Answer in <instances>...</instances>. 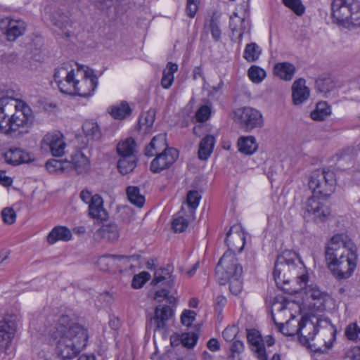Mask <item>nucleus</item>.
<instances>
[{
  "label": "nucleus",
  "mask_w": 360,
  "mask_h": 360,
  "mask_svg": "<svg viewBox=\"0 0 360 360\" xmlns=\"http://www.w3.org/2000/svg\"><path fill=\"white\" fill-rule=\"evenodd\" d=\"M320 196L313 195L309 198L302 205V211L304 218L315 221H323L330 214V210Z\"/></svg>",
  "instance_id": "7"
},
{
  "label": "nucleus",
  "mask_w": 360,
  "mask_h": 360,
  "mask_svg": "<svg viewBox=\"0 0 360 360\" xmlns=\"http://www.w3.org/2000/svg\"><path fill=\"white\" fill-rule=\"evenodd\" d=\"M285 269L302 270L303 269H307V266L296 252L285 250L278 255L274 270H284Z\"/></svg>",
  "instance_id": "12"
},
{
  "label": "nucleus",
  "mask_w": 360,
  "mask_h": 360,
  "mask_svg": "<svg viewBox=\"0 0 360 360\" xmlns=\"http://www.w3.org/2000/svg\"><path fill=\"white\" fill-rule=\"evenodd\" d=\"M96 236L113 243L117 241L120 237L118 227L115 223L104 224L96 231Z\"/></svg>",
  "instance_id": "28"
},
{
  "label": "nucleus",
  "mask_w": 360,
  "mask_h": 360,
  "mask_svg": "<svg viewBox=\"0 0 360 360\" xmlns=\"http://www.w3.org/2000/svg\"><path fill=\"white\" fill-rule=\"evenodd\" d=\"M273 276L278 288L284 291L290 292V289L286 287L290 279L289 276H286L285 271H273Z\"/></svg>",
  "instance_id": "46"
},
{
  "label": "nucleus",
  "mask_w": 360,
  "mask_h": 360,
  "mask_svg": "<svg viewBox=\"0 0 360 360\" xmlns=\"http://www.w3.org/2000/svg\"><path fill=\"white\" fill-rule=\"evenodd\" d=\"M198 336L195 333H184L180 335L182 345L187 348H193L197 343Z\"/></svg>",
  "instance_id": "48"
},
{
  "label": "nucleus",
  "mask_w": 360,
  "mask_h": 360,
  "mask_svg": "<svg viewBox=\"0 0 360 360\" xmlns=\"http://www.w3.org/2000/svg\"><path fill=\"white\" fill-rule=\"evenodd\" d=\"M108 112L113 118L123 120L131 114L132 110L127 102L122 101L119 104L110 106Z\"/></svg>",
  "instance_id": "33"
},
{
  "label": "nucleus",
  "mask_w": 360,
  "mask_h": 360,
  "mask_svg": "<svg viewBox=\"0 0 360 360\" xmlns=\"http://www.w3.org/2000/svg\"><path fill=\"white\" fill-rule=\"evenodd\" d=\"M0 27L6 34L7 39L13 41L23 34L26 25L23 20L6 18L0 22Z\"/></svg>",
  "instance_id": "14"
},
{
  "label": "nucleus",
  "mask_w": 360,
  "mask_h": 360,
  "mask_svg": "<svg viewBox=\"0 0 360 360\" xmlns=\"http://www.w3.org/2000/svg\"><path fill=\"white\" fill-rule=\"evenodd\" d=\"M262 53L261 48L255 42L246 45L243 58L248 62L256 61Z\"/></svg>",
  "instance_id": "43"
},
{
  "label": "nucleus",
  "mask_w": 360,
  "mask_h": 360,
  "mask_svg": "<svg viewBox=\"0 0 360 360\" xmlns=\"http://www.w3.org/2000/svg\"><path fill=\"white\" fill-rule=\"evenodd\" d=\"M65 146L63 136L59 131L47 133L41 141V149L50 151L56 157H60L64 154Z\"/></svg>",
  "instance_id": "9"
},
{
  "label": "nucleus",
  "mask_w": 360,
  "mask_h": 360,
  "mask_svg": "<svg viewBox=\"0 0 360 360\" xmlns=\"http://www.w3.org/2000/svg\"><path fill=\"white\" fill-rule=\"evenodd\" d=\"M16 330V323L11 319L0 321V352L8 353Z\"/></svg>",
  "instance_id": "15"
},
{
  "label": "nucleus",
  "mask_w": 360,
  "mask_h": 360,
  "mask_svg": "<svg viewBox=\"0 0 360 360\" xmlns=\"http://www.w3.org/2000/svg\"><path fill=\"white\" fill-rule=\"evenodd\" d=\"M233 273V271H215V277L220 285H226Z\"/></svg>",
  "instance_id": "60"
},
{
  "label": "nucleus",
  "mask_w": 360,
  "mask_h": 360,
  "mask_svg": "<svg viewBox=\"0 0 360 360\" xmlns=\"http://www.w3.org/2000/svg\"><path fill=\"white\" fill-rule=\"evenodd\" d=\"M89 214L101 221H105L108 218V213L103 207V198L98 194L94 195L93 201L89 204Z\"/></svg>",
  "instance_id": "24"
},
{
  "label": "nucleus",
  "mask_w": 360,
  "mask_h": 360,
  "mask_svg": "<svg viewBox=\"0 0 360 360\" xmlns=\"http://www.w3.org/2000/svg\"><path fill=\"white\" fill-rule=\"evenodd\" d=\"M173 315V311L167 305L162 308L157 307L155 309V315L150 319V323L154 324L155 329L160 330L164 329L167 321Z\"/></svg>",
  "instance_id": "23"
},
{
  "label": "nucleus",
  "mask_w": 360,
  "mask_h": 360,
  "mask_svg": "<svg viewBox=\"0 0 360 360\" xmlns=\"http://www.w3.org/2000/svg\"><path fill=\"white\" fill-rule=\"evenodd\" d=\"M238 333V328L236 326H227L222 332L223 338L226 342L234 340Z\"/></svg>",
  "instance_id": "57"
},
{
  "label": "nucleus",
  "mask_w": 360,
  "mask_h": 360,
  "mask_svg": "<svg viewBox=\"0 0 360 360\" xmlns=\"http://www.w3.org/2000/svg\"><path fill=\"white\" fill-rule=\"evenodd\" d=\"M136 158L135 155L120 157L117 162V167L120 173L127 174L136 167Z\"/></svg>",
  "instance_id": "38"
},
{
  "label": "nucleus",
  "mask_w": 360,
  "mask_h": 360,
  "mask_svg": "<svg viewBox=\"0 0 360 360\" xmlns=\"http://www.w3.org/2000/svg\"><path fill=\"white\" fill-rule=\"evenodd\" d=\"M141 257L138 255H131L130 257L123 255H105L100 258L99 262L101 264H105L109 267L116 265L119 268H124L125 269L129 268L132 269L136 268L134 262L139 263Z\"/></svg>",
  "instance_id": "16"
},
{
  "label": "nucleus",
  "mask_w": 360,
  "mask_h": 360,
  "mask_svg": "<svg viewBox=\"0 0 360 360\" xmlns=\"http://www.w3.org/2000/svg\"><path fill=\"white\" fill-rule=\"evenodd\" d=\"M345 335L349 340H360V326L356 322L349 323L345 328Z\"/></svg>",
  "instance_id": "47"
},
{
  "label": "nucleus",
  "mask_w": 360,
  "mask_h": 360,
  "mask_svg": "<svg viewBox=\"0 0 360 360\" xmlns=\"http://www.w3.org/2000/svg\"><path fill=\"white\" fill-rule=\"evenodd\" d=\"M335 84L330 77L319 78L316 80V87L321 93H327L331 91Z\"/></svg>",
  "instance_id": "49"
},
{
  "label": "nucleus",
  "mask_w": 360,
  "mask_h": 360,
  "mask_svg": "<svg viewBox=\"0 0 360 360\" xmlns=\"http://www.w3.org/2000/svg\"><path fill=\"white\" fill-rule=\"evenodd\" d=\"M248 342L254 347L252 349L257 354L259 360H267L265 347L259 332L255 329L248 330Z\"/></svg>",
  "instance_id": "20"
},
{
  "label": "nucleus",
  "mask_w": 360,
  "mask_h": 360,
  "mask_svg": "<svg viewBox=\"0 0 360 360\" xmlns=\"http://www.w3.org/2000/svg\"><path fill=\"white\" fill-rule=\"evenodd\" d=\"M342 360H360V355L356 349L347 351Z\"/></svg>",
  "instance_id": "64"
},
{
  "label": "nucleus",
  "mask_w": 360,
  "mask_h": 360,
  "mask_svg": "<svg viewBox=\"0 0 360 360\" xmlns=\"http://www.w3.org/2000/svg\"><path fill=\"white\" fill-rule=\"evenodd\" d=\"M178 65L171 62L167 64L163 70L161 85L164 89H169L174 82V74L177 71Z\"/></svg>",
  "instance_id": "36"
},
{
  "label": "nucleus",
  "mask_w": 360,
  "mask_h": 360,
  "mask_svg": "<svg viewBox=\"0 0 360 360\" xmlns=\"http://www.w3.org/2000/svg\"><path fill=\"white\" fill-rule=\"evenodd\" d=\"M296 333L303 345H310L311 341H313L316 335L319 333V338H323L324 345H326L327 341L324 338L329 335L330 337L329 341L334 339L335 329L328 319H317L314 323L307 317H302L298 323Z\"/></svg>",
  "instance_id": "4"
},
{
  "label": "nucleus",
  "mask_w": 360,
  "mask_h": 360,
  "mask_svg": "<svg viewBox=\"0 0 360 360\" xmlns=\"http://www.w3.org/2000/svg\"><path fill=\"white\" fill-rule=\"evenodd\" d=\"M151 284L162 287L161 290L155 292L153 297L154 300L160 302L167 297L169 292V289L174 285V277L169 271H155Z\"/></svg>",
  "instance_id": "11"
},
{
  "label": "nucleus",
  "mask_w": 360,
  "mask_h": 360,
  "mask_svg": "<svg viewBox=\"0 0 360 360\" xmlns=\"http://www.w3.org/2000/svg\"><path fill=\"white\" fill-rule=\"evenodd\" d=\"M150 163V169L153 173H159L169 168L178 158L179 152L174 148L166 149L158 154Z\"/></svg>",
  "instance_id": "13"
},
{
  "label": "nucleus",
  "mask_w": 360,
  "mask_h": 360,
  "mask_svg": "<svg viewBox=\"0 0 360 360\" xmlns=\"http://www.w3.org/2000/svg\"><path fill=\"white\" fill-rule=\"evenodd\" d=\"M210 112V108L207 105H202L195 113L196 120L198 122H203L208 120Z\"/></svg>",
  "instance_id": "58"
},
{
  "label": "nucleus",
  "mask_w": 360,
  "mask_h": 360,
  "mask_svg": "<svg viewBox=\"0 0 360 360\" xmlns=\"http://www.w3.org/2000/svg\"><path fill=\"white\" fill-rule=\"evenodd\" d=\"M304 79L294 82L292 86V96L295 105H300L306 101L310 95L309 89L305 85Z\"/></svg>",
  "instance_id": "22"
},
{
  "label": "nucleus",
  "mask_w": 360,
  "mask_h": 360,
  "mask_svg": "<svg viewBox=\"0 0 360 360\" xmlns=\"http://www.w3.org/2000/svg\"><path fill=\"white\" fill-rule=\"evenodd\" d=\"M44 332L49 343L56 345V353L62 360L77 356L86 347L88 340L87 330L65 315L60 316Z\"/></svg>",
  "instance_id": "1"
},
{
  "label": "nucleus",
  "mask_w": 360,
  "mask_h": 360,
  "mask_svg": "<svg viewBox=\"0 0 360 360\" xmlns=\"http://www.w3.org/2000/svg\"><path fill=\"white\" fill-rule=\"evenodd\" d=\"M50 20L53 22V25L60 30L67 27L70 23L68 16L64 14L59 8L53 10Z\"/></svg>",
  "instance_id": "39"
},
{
  "label": "nucleus",
  "mask_w": 360,
  "mask_h": 360,
  "mask_svg": "<svg viewBox=\"0 0 360 360\" xmlns=\"http://www.w3.org/2000/svg\"><path fill=\"white\" fill-rule=\"evenodd\" d=\"M195 313L191 310H184L181 314V323L186 326H190L195 320Z\"/></svg>",
  "instance_id": "59"
},
{
  "label": "nucleus",
  "mask_w": 360,
  "mask_h": 360,
  "mask_svg": "<svg viewBox=\"0 0 360 360\" xmlns=\"http://www.w3.org/2000/svg\"><path fill=\"white\" fill-rule=\"evenodd\" d=\"M155 111L150 110L141 114L139 120V125L145 133L149 132L155 121Z\"/></svg>",
  "instance_id": "42"
},
{
  "label": "nucleus",
  "mask_w": 360,
  "mask_h": 360,
  "mask_svg": "<svg viewBox=\"0 0 360 360\" xmlns=\"http://www.w3.org/2000/svg\"><path fill=\"white\" fill-rule=\"evenodd\" d=\"M217 267H221L225 270H242L243 267L248 268V266L240 265L238 262L235 253L227 251L219 259Z\"/></svg>",
  "instance_id": "29"
},
{
  "label": "nucleus",
  "mask_w": 360,
  "mask_h": 360,
  "mask_svg": "<svg viewBox=\"0 0 360 360\" xmlns=\"http://www.w3.org/2000/svg\"><path fill=\"white\" fill-rule=\"evenodd\" d=\"M3 221L8 224H12L15 221L16 214L13 209L6 207L1 211Z\"/></svg>",
  "instance_id": "56"
},
{
  "label": "nucleus",
  "mask_w": 360,
  "mask_h": 360,
  "mask_svg": "<svg viewBox=\"0 0 360 360\" xmlns=\"http://www.w3.org/2000/svg\"><path fill=\"white\" fill-rule=\"evenodd\" d=\"M135 146L134 140L132 138H127L126 140L118 143L117 151L120 157L135 155L134 154Z\"/></svg>",
  "instance_id": "41"
},
{
  "label": "nucleus",
  "mask_w": 360,
  "mask_h": 360,
  "mask_svg": "<svg viewBox=\"0 0 360 360\" xmlns=\"http://www.w3.org/2000/svg\"><path fill=\"white\" fill-rule=\"evenodd\" d=\"M308 185L313 195L326 198L335 191L336 186L335 173L324 169L315 170L309 177Z\"/></svg>",
  "instance_id": "6"
},
{
  "label": "nucleus",
  "mask_w": 360,
  "mask_h": 360,
  "mask_svg": "<svg viewBox=\"0 0 360 360\" xmlns=\"http://www.w3.org/2000/svg\"><path fill=\"white\" fill-rule=\"evenodd\" d=\"M296 68L295 65L288 62L278 63L274 65V74L285 81H290L294 77Z\"/></svg>",
  "instance_id": "30"
},
{
  "label": "nucleus",
  "mask_w": 360,
  "mask_h": 360,
  "mask_svg": "<svg viewBox=\"0 0 360 360\" xmlns=\"http://www.w3.org/2000/svg\"><path fill=\"white\" fill-rule=\"evenodd\" d=\"M79 196L81 200L86 204H89L93 201V198H94V195H92L91 192L87 189L82 190Z\"/></svg>",
  "instance_id": "63"
},
{
  "label": "nucleus",
  "mask_w": 360,
  "mask_h": 360,
  "mask_svg": "<svg viewBox=\"0 0 360 360\" xmlns=\"http://www.w3.org/2000/svg\"><path fill=\"white\" fill-rule=\"evenodd\" d=\"M241 276L242 271H233L228 282L229 283L230 291L234 295H238L242 290Z\"/></svg>",
  "instance_id": "45"
},
{
  "label": "nucleus",
  "mask_w": 360,
  "mask_h": 360,
  "mask_svg": "<svg viewBox=\"0 0 360 360\" xmlns=\"http://www.w3.org/2000/svg\"><path fill=\"white\" fill-rule=\"evenodd\" d=\"M201 195L197 191H190L187 194L186 203L192 210H195L199 205Z\"/></svg>",
  "instance_id": "54"
},
{
  "label": "nucleus",
  "mask_w": 360,
  "mask_h": 360,
  "mask_svg": "<svg viewBox=\"0 0 360 360\" xmlns=\"http://www.w3.org/2000/svg\"><path fill=\"white\" fill-rule=\"evenodd\" d=\"M297 282L300 288L304 290L305 294L313 300L323 299L327 295L325 292L321 291L319 287L310 281L307 271L297 276Z\"/></svg>",
  "instance_id": "18"
},
{
  "label": "nucleus",
  "mask_w": 360,
  "mask_h": 360,
  "mask_svg": "<svg viewBox=\"0 0 360 360\" xmlns=\"http://www.w3.org/2000/svg\"><path fill=\"white\" fill-rule=\"evenodd\" d=\"M237 144L238 150L245 155H252L258 148L256 139L253 136H240Z\"/></svg>",
  "instance_id": "32"
},
{
  "label": "nucleus",
  "mask_w": 360,
  "mask_h": 360,
  "mask_svg": "<svg viewBox=\"0 0 360 360\" xmlns=\"http://www.w3.org/2000/svg\"><path fill=\"white\" fill-rule=\"evenodd\" d=\"M229 27L232 31L233 36H236V41L240 43L242 41L243 33L245 30L249 32L250 22L245 18L238 16L237 13H233L230 17Z\"/></svg>",
  "instance_id": "21"
},
{
  "label": "nucleus",
  "mask_w": 360,
  "mask_h": 360,
  "mask_svg": "<svg viewBox=\"0 0 360 360\" xmlns=\"http://www.w3.org/2000/svg\"><path fill=\"white\" fill-rule=\"evenodd\" d=\"M236 121L245 131L250 132L264 125L262 113L251 107L238 108L235 111Z\"/></svg>",
  "instance_id": "8"
},
{
  "label": "nucleus",
  "mask_w": 360,
  "mask_h": 360,
  "mask_svg": "<svg viewBox=\"0 0 360 360\" xmlns=\"http://www.w3.org/2000/svg\"><path fill=\"white\" fill-rule=\"evenodd\" d=\"M186 13L190 18H193L198 11V0H187Z\"/></svg>",
  "instance_id": "61"
},
{
  "label": "nucleus",
  "mask_w": 360,
  "mask_h": 360,
  "mask_svg": "<svg viewBox=\"0 0 360 360\" xmlns=\"http://www.w3.org/2000/svg\"><path fill=\"white\" fill-rule=\"evenodd\" d=\"M172 229L175 232H184L188 226V221L182 216H178L173 219Z\"/></svg>",
  "instance_id": "55"
},
{
  "label": "nucleus",
  "mask_w": 360,
  "mask_h": 360,
  "mask_svg": "<svg viewBox=\"0 0 360 360\" xmlns=\"http://www.w3.org/2000/svg\"><path fill=\"white\" fill-rule=\"evenodd\" d=\"M225 242L229 247V252H240L245 244V233L241 228L238 226H232L226 233Z\"/></svg>",
  "instance_id": "17"
},
{
  "label": "nucleus",
  "mask_w": 360,
  "mask_h": 360,
  "mask_svg": "<svg viewBox=\"0 0 360 360\" xmlns=\"http://www.w3.org/2000/svg\"><path fill=\"white\" fill-rule=\"evenodd\" d=\"M166 141V135L163 134H158L153 138L150 143L145 149V155L148 157L154 156L155 154L169 149Z\"/></svg>",
  "instance_id": "25"
},
{
  "label": "nucleus",
  "mask_w": 360,
  "mask_h": 360,
  "mask_svg": "<svg viewBox=\"0 0 360 360\" xmlns=\"http://www.w3.org/2000/svg\"><path fill=\"white\" fill-rule=\"evenodd\" d=\"M127 194L129 202L138 207H141L145 202V198L140 193V189L137 186H129L127 188Z\"/></svg>",
  "instance_id": "40"
},
{
  "label": "nucleus",
  "mask_w": 360,
  "mask_h": 360,
  "mask_svg": "<svg viewBox=\"0 0 360 360\" xmlns=\"http://www.w3.org/2000/svg\"><path fill=\"white\" fill-rule=\"evenodd\" d=\"M46 169L50 173L68 172L72 170L71 162L68 160H58L51 159L46 163Z\"/></svg>",
  "instance_id": "35"
},
{
  "label": "nucleus",
  "mask_w": 360,
  "mask_h": 360,
  "mask_svg": "<svg viewBox=\"0 0 360 360\" xmlns=\"http://www.w3.org/2000/svg\"><path fill=\"white\" fill-rule=\"evenodd\" d=\"M210 30L213 39L215 41L219 40L221 37V30L219 26V20L217 16L214 14L210 20Z\"/></svg>",
  "instance_id": "53"
},
{
  "label": "nucleus",
  "mask_w": 360,
  "mask_h": 360,
  "mask_svg": "<svg viewBox=\"0 0 360 360\" xmlns=\"http://www.w3.org/2000/svg\"><path fill=\"white\" fill-rule=\"evenodd\" d=\"M331 113L330 105L325 101L319 102L316 108L311 112V117L316 121H322Z\"/></svg>",
  "instance_id": "37"
},
{
  "label": "nucleus",
  "mask_w": 360,
  "mask_h": 360,
  "mask_svg": "<svg viewBox=\"0 0 360 360\" xmlns=\"http://www.w3.org/2000/svg\"><path fill=\"white\" fill-rule=\"evenodd\" d=\"M214 144V136L212 135L205 136L199 144L198 158L202 160H207L213 151Z\"/></svg>",
  "instance_id": "31"
},
{
  "label": "nucleus",
  "mask_w": 360,
  "mask_h": 360,
  "mask_svg": "<svg viewBox=\"0 0 360 360\" xmlns=\"http://www.w3.org/2000/svg\"><path fill=\"white\" fill-rule=\"evenodd\" d=\"M98 86V78L94 74V71L88 69L84 72V77L81 80H76L75 89L72 94H75L82 97L91 96Z\"/></svg>",
  "instance_id": "10"
},
{
  "label": "nucleus",
  "mask_w": 360,
  "mask_h": 360,
  "mask_svg": "<svg viewBox=\"0 0 360 360\" xmlns=\"http://www.w3.org/2000/svg\"><path fill=\"white\" fill-rule=\"evenodd\" d=\"M248 77L253 82L259 83L264 79L266 72L257 66H252L248 70Z\"/></svg>",
  "instance_id": "51"
},
{
  "label": "nucleus",
  "mask_w": 360,
  "mask_h": 360,
  "mask_svg": "<svg viewBox=\"0 0 360 360\" xmlns=\"http://www.w3.org/2000/svg\"><path fill=\"white\" fill-rule=\"evenodd\" d=\"M325 256L330 270L340 268L345 261L347 263V270H354L356 267L357 248L345 233H337L330 238L326 248Z\"/></svg>",
  "instance_id": "2"
},
{
  "label": "nucleus",
  "mask_w": 360,
  "mask_h": 360,
  "mask_svg": "<svg viewBox=\"0 0 360 360\" xmlns=\"http://www.w3.org/2000/svg\"><path fill=\"white\" fill-rule=\"evenodd\" d=\"M244 349V344L240 340H234L231 346L230 350L233 356L235 354H240Z\"/></svg>",
  "instance_id": "62"
},
{
  "label": "nucleus",
  "mask_w": 360,
  "mask_h": 360,
  "mask_svg": "<svg viewBox=\"0 0 360 360\" xmlns=\"http://www.w3.org/2000/svg\"><path fill=\"white\" fill-rule=\"evenodd\" d=\"M150 278V275L147 271H141L134 276L131 286L134 289H139Z\"/></svg>",
  "instance_id": "50"
},
{
  "label": "nucleus",
  "mask_w": 360,
  "mask_h": 360,
  "mask_svg": "<svg viewBox=\"0 0 360 360\" xmlns=\"http://www.w3.org/2000/svg\"><path fill=\"white\" fill-rule=\"evenodd\" d=\"M331 18L345 27H360V2L358 0H333Z\"/></svg>",
  "instance_id": "5"
},
{
  "label": "nucleus",
  "mask_w": 360,
  "mask_h": 360,
  "mask_svg": "<svg viewBox=\"0 0 360 360\" xmlns=\"http://www.w3.org/2000/svg\"><path fill=\"white\" fill-rule=\"evenodd\" d=\"M5 161L12 165L28 163L34 160L33 155L16 147H11L4 153Z\"/></svg>",
  "instance_id": "19"
},
{
  "label": "nucleus",
  "mask_w": 360,
  "mask_h": 360,
  "mask_svg": "<svg viewBox=\"0 0 360 360\" xmlns=\"http://www.w3.org/2000/svg\"><path fill=\"white\" fill-rule=\"evenodd\" d=\"M74 71L75 70L72 66L68 63L63 64L56 70L54 80L60 91H70L71 89V86L68 84H65L63 79L68 77L69 74Z\"/></svg>",
  "instance_id": "27"
},
{
  "label": "nucleus",
  "mask_w": 360,
  "mask_h": 360,
  "mask_svg": "<svg viewBox=\"0 0 360 360\" xmlns=\"http://www.w3.org/2000/svg\"><path fill=\"white\" fill-rule=\"evenodd\" d=\"M72 169H75L78 174H84L90 170V162L88 158L81 151H77L71 156L70 161Z\"/></svg>",
  "instance_id": "26"
},
{
  "label": "nucleus",
  "mask_w": 360,
  "mask_h": 360,
  "mask_svg": "<svg viewBox=\"0 0 360 360\" xmlns=\"http://www.w3.org/2000/svg\"><path fill=\"white\" fill-rule=\"evenodd\" d=\"M70 231L63 226L55 227L47 236V241L49 244H53L58 240L68 241L71 239Z\"/></svg>",
  "instance_id": "34"
},
{
  "label": "nucleus",
  "mask_w": 360,
  "mask_h": 360,
  "mask_svg": "<svg viewBox=\"0 0 360 360\" xmlns=\"http://www.w3.org/2000/svg\"><path fill=\"white\" fill-rule=\"evenodd\" d=\"M283 2L297 15L303 14L304 7L302 4L301 0H283Z\"/></svg>",
  "instance_id": "52"
},
{
  "label": "nucleus",
  "mask_w": 360,
  "mask_h": 360,
  "mask_svg": "<svg viewBox=\"0 0 360 360\" xmlns=\"http://www.w3.org/2000/svg\"><path fill=\"white\" fill-rule=\"evenodd\" d=\"M32 110L23 101L0 96V133L10 134L32 120Z\"/></svg>",
  "instance_id": "3"
},
{
  "label": "nucleus",
  "mask_w": 360,
  "mask_h": 360,
  "mask_svg": "<svg viewBox=\"0 0 360 360\" xmlns=\"http://www.w3.org/2000/svg\"><path fill=\"white\" fill-rule=\"evenodd\" d=\"M82 128L86 138L93 140L100 137V131L96 122L86 121L84 123Z\"/></svg>",
  "instance_id": "44"
}]
</instances>
